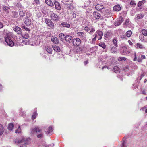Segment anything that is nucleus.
<instances>
[{"instance_id": "nucleus-1", "label": "nucleus", "mask_w": 147, "mask_h": 147, "mask_svg": "<svg viewBox=\"0 0 147 147\" xmlns=\"http://www.w3.org/2000/svg\"><path fill=\"white\" fill-rule=\"evenodd\" d=\"M29 139L23 137L21 139H16L14 142L16 144H21L20 147H27L26 145L30 143Z\"/></svg>"}, {"instance_id": "nucleus-2", "label": "nucleus", "mask_w": 147, "mask_h": 147, "mask_svg": "<svg viewBox=\"0 0 147 147\" xmlns=\"http://www.w3.org/2000/svg\"><path fill=\"white\" fill-rule=\"evenodd\" d=\"M84 29L85 31L90 34H93L95 30V28L92 24L85 26Z\"/></svg>"}, {"instance_id": "nucleus-3", "label": "nucleus", "mask_w": 147, "mask_h": 147, "mask_svg": "<svg viewBox=\"0 0 147 147\" xmlns=\"http://www.w3.org/2000/svg\"><path fill=\"white\" fill-rule=\"evenodd\" d=\"M5 40L7 45L9 46L12 47L14 45L13 42L11 39L10 36L7 35L5 37Z\"/></svg>"}, {"instance_id": "nucleus-4", "label": "nucleus", "mask_w": 147, "mask_h": 147, "mask_svg": "<svg viewBox=\"0 0 147 147\" xmlns=\"http://www.w3.org/2000/svg\"><path fill=\"white\" fill-rule=\"evenodd\" d=\"M45 22L46 24L52 29L54 28V23L49 19L46 18Z\"/></svg>"}, {"instance_id": "nucleus-5", "label": "nucleus", "mask_w": 147, "mask_h": 147, "mask_svg": "<svg viewBox=\"0 0 147 147\" xmlns=\"http://www.w3.org/2000/svg\"><path fill=\"white\" fill-rule=\"evenodd\" d=\"M96 9L98 11L104 12L106 11L105 7L103 5L97 4L95 6Z\"/></svg>"}, {"instance_id": "nucleus-6", "label": "nucleus", "mask_w": 147, "mask_h": 147, "mask_svg": "<svg viewBox=\"0 0 147 147\" xmlns=\"http://www.w3.org/2000/svg\"><path fill=\"white\" fill-rule=\"evenodd\" d=\"M50 17L53 21L56 22L58 21L59 19V16L57 14L53 12L51 13Z\"/></svg>"}, {"instance_id": "nucleus-7", "label": "nucleus", "mask_w": 147, "mask_h": 147, "mask_svg": "<svg viewBox=\"0 0 147 147\" xmlns=\"http://www.w3.org/2000/svg\"><path fill=\"white\" fill-rule=\"evenodd\" d=\"M72 42L74 46H78L80 44L81 41L80 38H76L73 40Z\"/></svg>"}, {"instance_id": "nucleus-8", "label": "nucleus", "mask_w": 147, "mask_h": 147, "mask_svg": "<svg viewBox=\"0 0 147 147\" xmlns=\"http://www.w3.org/2000/svg\"><path fill=\"white\" fill-rule=\"evenodd\" d=\"M124 21V19L121 16L119 18L115 21V26L120 25Z\"/></svg>"}, {"instance_id": "nucleus-9", "label": "nucleus", "mask_w": 147, "mask_h": 147, "mask_svg": "<svg viewBox=\"0 0 147 147\" xmlns=\"http://www.w3.org/2000/svg\"><path fill=\"white\" fill-rule=\"evenodd\" d=\"M77 36L80 38L82 39H85L86 35L84 33L82 32H78L77 33Z\"/></svg>"}, {"instance_id": "nucleus-10", "label": "nucleus", "mask_w": 147, "mask_h": 147, "mask_svg": "<svg viewBox=\"0 0 147 147\" xmlns=\"http://www.w3.org/2000/svg\"><path fill=\"white\" fill-rule=\"evenodd\" d=\"M94 34L97 35L98 37H97L98 40H100L102 38L103 36V32L102 31L97 30V31Z\"/></svg>"}, {"instance_id": "nucleus-11", "label": "nucleus", "mask_w": 147, "mask_h": 147, "mask_svg": "<svg viewBox=\"0 0 147 147\" xmlns=\"http://www.w3.org/2000/svg\"><path fill=\"white\" fill-rule=\"evenodd\" d=\"M25 19L26 20H25L24 22L26 24L27 26L30 25L31 24V21L29 17L26 16L25 18Z\"/></svg>"}, {"instance_id": "nucleus-12", "label": "nucleus", "mask_w": 147, "mask_h": 147, "mask_svg": "<svg viewBox=\"0 0 147 147\" xmlns=\"http://www.w3.org/2000/svg\"><path fill=\"white\" fill-rule=\"evenodd\" d=\"M121 52L123 55H126L129 53V52H128L127 50V48L125 47H122L121 49Z\"/></svg>"}, {"instance_id": "nucleus-13", "label": "nucleus", "mask_w": 147, "mask_h": 147, "mask_svg": "<svg viewBox=\"0 0 147 147\" xmlns=\"http://www.w3.org/2000/svg\"><path fill=\"white\" fill-rule=\"evenodd\" d=\"M65 39L66 42L70 43L72 42L73 37L70 35H66L65 37Z\"/></svg>"}, {"instance_id": "nucleus-14", "label": "nucleus", "mask_w": 147, "mask_h": 147, "mask_svg": "<svg viewBox=\"0 0 147 147\" xmlns=\"http://www.w3.org/2000/svg\"><path fill=\"white\" fill-rule=\"evenodd\" d=\"M93 16L96 19H98L100 18L101 15L99 13L94 11L93 12Z\"/></svg>"}, {"instance_id": "nucleus-15", "label": "nucleus", "mask_w": 147, "mask_h": 147, "mask_svg": "<svg viewBox=\"0 0 147 147\" xmlns=\"http://www.w3.org/2000/svg\"><path fill=\"white\" fill-rule=\"evenodd\" d=\"M54 3L56 9L58 10L61 9V7L60 4L57 1H54Z\"/></svg>"}, {"instance_id": "nucleus-16", "label": "nucleus", "mask_w": 147, "mask_h": 147, "mask_svg": "<svg viewBox=\"0 0 147 147\" xmlns=\"http://www.w3.org/2000/svg\"><path fill=\"white\" fill-rule=\"evenodd\" d=\"M51 40L53 42L56 44H58L59 42V40L55 36L52 37Z\"/></svg>"}, {"instance_id": "nucleus-17", "label": "nucleus", "mask_w": 147, "mask_h": 147, "mask_svg": "<svg viewBox=\"0 0 147 147\" xmlns=\"http://www.w3.org/2000/svg\"><path fill=\"white\" fill-rule=\"evenodd\" d=\"M14 30L18 34H20L22 33V30L21 28L18 26H16L14 29Z\"/></svg>"}, {"instance_id": "nucleus-18", "label": "nucleus", "mask_w": 147, "mask_h": 147, "mask_svg": "<svg viewBox=\"0 0 147 147\" xmlns=\"http://www.w3.org/2000/svg\"><path fill=\"white\" fill-rule=\"evenodd\" d=\"M52 47L53 50L56 52H59L60 51V49L59 47L56 45H53Z\"/></svg>"}, {"instance_id": "nucleus-19", "label": "nucleus", "mask_w": 147, "mask_h": 147, "mask_svg": "<svg viewBox=\"0 0 147 147\" xmlns=\"http://www.w3.org/2000/svg\"><path fill=\"white\" fill-rule=\"evenodd\" d=\"M62 25L63 27H65L67 28H69L70 25V24L66 22H64L60 24V26H61Z\"/></svg>"}, {"instance_id": "nucleus-20", "label": "nucleus", "mask_w": 147, "mask_h": 147, "mask_svg": "<svg viewBox=\"0 0 147 147\" xmlns=\"http://www.w3.org/2000/svg\"><path fill=\"white\" fill-rule=\"evenodd\" d=\"M121 9V8L119 5H117L113 7V10L115 11H118Z\"/></svg>"}, {"instance_id": "nucleus-21", "label": "nucleus", "mask_w": 147, "mask_h": 147, "mask_svg": "<svg viewBox=\"0 0 147 147\" xmlns=\"http://www.w3.org/2000/svg\"><path fill=\"white\" fill-rule=\"evenodd\" d=\"M46 3L48 5L52 7L54 5L51 0H45Z\"/></svg>"}, {"instance_id": "nucleus-22", "label": "nucleus", "mask_w": 147, "mask_h": 147, "mask_svg": "<svg viewBox=\"0 0 147 147\" xmlns=\"http://www.w3.org/2000/svg\"><path fill=\"white\" fill-rule=\"evenodd\" d=\"M45 50L47 52L49 53H51L52 51V49L51 47L47 46L45 47Z\"/></svg>"}, {"instance_id": "nucleus-23", "label": "nucleus", "mask_w": 147, "mask_h": 147, "mask_svg": "<svg viewBox=\"0 0 147 147\" xmlns=\"http://www.w3.org/2000/svg\"><path fill=\"white\" fill-rule=\"evenodd\" d=\"M117 49L115 47H112L111 49V53H117Z\"/></svg>"}, {"instance_id": "nucleus-24", "label": "nucleus", "mask_w": 147, "mask_h": 147, "mask_svg": "<svg viewBox=\"0 0 147 147\" xmlns=\"http://www.w3.org/2000/svg\"><path fill=\"white\" fill-rule=\"evenodd\" d=\"M114 71L116 73H117L120 72V68L117 66H115L113 68Z\"/></svg>"}, {"instance_id": "nucleus-25", "label": "nucleus", "mask_w": 147, "mask_h": 147, "mask_svg": "<svg viewBox=\"0 0 147 147\" xmlns=\"http://www.w3.org/2000/svg\"><path fill=\"white\" fill-rule=\"evenodd\" d=\"M143 14L140 13L137 15V16L135 18L136 20H139L142 19L144 17Z\"/></svg>"}, {"instance_id": "nucleus-26", "label": "nucleus", "mask_w": 147, "mask_h": 147, "mask_svg": "<svg viewBox=\"0 0 147 147\" xmlns=\"http://www.w3.org/2000/svg\"><path fill=\"white\" fill-rule=\"evenodd\" d=\"M4 129L3 126L0 124V135H1L3 134Z\"/></svg>"}, {"instance_id": "nucleus-27", "label": "nucleus", "mask_w": 147, "mask_h": 147, "mask_svg": "<svg viewBox=\"0 0 147 147\" xmlns=\"http://www.w3.org/2000/svg\"><path fill=\"white\" fill-rule=\"evenodd\" d=\"M26 14V12L23 11H20L19 12V15L20 17H22L24 16Z\"/></svg>"}, {"instance_id": "nucleus-28", "label": "nucleus", "mask_w": 147, "mask_h": 147, "mask_svg": "<svg viewBox=\"0 0 147 147\" xmlns=\"http://www.w3.org/2000/svg\"><path fill=\"white\" fill-rule=\"evenodd\" d=\"M3 10L7 12H9V10L10 8L8 6L3 5Z\"/></svg>"}, {"instance_id": "nucleus-29", "label": "nucleus", "mask_w": 147, "mask_h": 147, "mask_svg": "<svg viewBox=\"0 0 147 147\" xmlns=\"http://www.w3.org/2000/svg\"><path fill=\"white\" fill-rule=\"evenodd\" d=\"M132 34V32L131 30H128L126 32V36L128 37H129L131 36Z\"/></svg>"}, {"instance_id": "nucleus-30", "label": "nucleus", "mask_w": 147, "mask_h": 147, "mask_svg": "<svg viewBox=\"0 0 147 147\" xmlns=\"http://www.w3.org/2000/svg\"><path fill=\"white\" fill-rule=\"evenodd\" d=\"M12 17L13 18H17L18 16V15L17 12L13 11L12 12Z\"/></svg>"}, {"instance_id": "nucleus-31", "label": "nucleus", "mask_w": 147, "mask_h": 147, "mask_svg": "<svg viewBox=\"0 0 147 147\" xmlns=\"http://www.w3.org/2000/svg\"><path fill=\"white\" fill-rule=\"evenodd\" d=\"M65 5L67 6V7L70 9H72L74 8V7L71 4H68L67 3H65Z\"/></svg>"}, {"instance_id": "nucleus-32", "label": "nucleus", "mask_w": 147, "mask_h": 147, "mask_svg": "<svg viewBox=\"0 0 147 147\" xmlns=\"http://www.w3.org/2000/svg\"><path fill=\"white\" fill-rule=\"evenodd\" d=\"M13 125L12 123L9 124L8 128L10 130H12L13 128Z\"/></svg>"}, {"instance_id": "nucleus-33", "label": "nucleus", "mask_w": 147, "mask_h": 147, "mask_svg": "<svg viewBox=\"0 0 147 147\" xmlns=\"http://www.w3.org/2000/svg\"><path fill=\"white\" fill-rule=\"evenodd\" d=\"M146 2L145 0H143L142 1H140L138 2V5L139 7L141 6L143 4Z\"/></svg>"}, {"instance_id": "nucleus-34", "label": "nucleus", "mask_w": 147, "mask_h": 147, "mask_svg": "<svg viewBox=\"0 0 147 147\" xmlns=\"http://www.w3.org/2000/svg\"><path fill=\"white\" fill-rule=\"evenodd\" d=\"M33 3L34 5H37L40 4V2L39 0H34Z\"/></svg>"}, {"instance_id": "nucleus-35", "label": "nucleus", "mask_w": 147, "mask_h": 147, "mask_svg": "<svg viewBox=\"0 0 147 147\" xmlns=\"http://www.w3.org/2000/svg\"><path fill=\"white\" fill-rule=\"evenodd\" d=\"M117 41V40L116 38H114L113 41V44L116 47L118 46Z\"/></svg>"}, {"instance_id": "nucleus-36", "label": "nucleus", "mask_w": 147, "mask_h": 147, "mask_svg": "<svg viewBox=\"0 0 147 147\" xmlns=\"http://www.w3.org/2000/svg\"><path fill=\"white\" fill-rule=\"evenodd\" d=\"M53 131V128L51 126H50L48 129V131H46V133L47 134H49L50 132H52Z\"/></svg>"}, {"instance_id": "nucleus-37", "label": "nucleus", "mask_w": 147, "mask_h": 147, "mask_svg": "<svg viewBox=\"0 0 147 147\" xmlns=\"http://www.w3.org/2000/svg\"><path fill=\"white\" fill-rule=\"evenodd\" d=\"M142 32L143 35L144 36H147V31L145 29H143L142 30Z\"/></svg>"}, {"instance_id": "nucleus-38", "label": "nucleus", "mask_w": 147, "mask_h": 147, "mask_svg": "<svg viewBox=\"0 0 147 147\" xmlns=\"http://www.w3.org/2000/svg\"><path fill=\"white\" fill-rule=\"evenodd\" d=\"M136 46L137 47L139 48L140 49H143L144 48V47L143 46V45L140 43H137L136 44Z\"/></svg>"}, {"instance_id": "nucleus-39", "label": "nucleus", "mask_w": 147, "mask_h": 147, "mask_svg": "<svg viewBox=\"0 0 147 147\" xmlns=\"http://www.w3.org/2000/svg\"><path fill=\"white\" fill-rule=\"evenodd\" d=\"M59 37L61 38V39H63L64 38L65 39V35L63 33H60L59 34Z\"/></svg>"}, {"instance_id": "nucleus-40", "label": "nucleus", "mask_w": 147, "mask_h": 147, "mask_svg": "<svg viewBox=\"0 0 147 147\" xmlns=\"http://www.w3.org/2000/svg\"><path fill=\"white\" fill-rule=\"evenodd\" d=\"M99 45L105 49L106 47V45L104 43H99Z\"/></svg>"}, {"instance_id": "nucleus-41", "label": "nucleus", "mask_w": 147, "mask_h": 147, "mask_svg": "<svg viewBox=\"0 0 147 147\" xmlns=\"http://www.w3.org/2000/svg\"><path fill=\"white\" fill-rule=\"evenodd\" d=\"M139 39L142 42H144V37L143 35L141 34L140 35Z\"/></svg>"}, {"instance_id": "nucleus-42", "label": "nucleus", "mask_w": 147, "mask_h": 147, "mask_svg": "<svg viewBox=\"0 0 147 147\" xmlns=\"http://www.w3.org/2000/svg\"><path fill=\"white\" fill-rule=\"evenodd\" d=\"M22 36L25 39H28V34H23L22 35Z\"/></svg>"}, {"instance_id": "nucleus-43", "label": "nucleus", "mask_w": 147, "mask_h": 147, "mask_svg": "<svg viewBox=\"0 0 147 147\" xmlns=\"http://www.w3.org/2000/svg\"><path fill=\"white\" fill-rule=\"evenodd\" d=\"M130 22L128 19H126L124 23V24L125 25H128L130 24Z\"/></svg>"}, {"instance_id": "nucleus-44", "label": "nucleus", "mask_w": 147, "mask_h": 147, "mask_svg": "<svg viewBox=\"0 0 147 147\" xmlns=\"http://www.w3.org/2000/svg\"><path fill=\"white\" fill-rule=\"evenodd\" d=\"M21 132V129L20 128V126L19 125L18 127V128L15 131V133H20Z\"/></svg>"}, {"instance_id": "nucleus-45", "label": "nucleus", "mask_w": 147, "mask_h": 147, "mask_svg": "<svg viewBox=\"0 0 147 147\" xmlns=\"http://www.w3.org/2000/svg\"><path fill=\"white\" fill-rule=\"evenodd\" d=\"M37 114L36 112H34L33 115L32 116V118L33 119H35L36 117Z\"/></svg>"}, {"instance_id": "nucleus-46", "label": "nucleus", "mask_w": 147, "mask_h": 147, "mask_svg": "<svg viewBox=\"0 0 147 147\" xmlns=\"http://www.w3.org/2000/svg\"><path fill=\"white\" fill-rule=\"evenodd\" d=\"M126 59V58L125 57H119L118 59V60L119 61H121L122 60L125 61Z\"/></svg>"}, {"instance_id": "nucleus-47", "label": "nucleus", "mask_w": 147, "mask_h": 147, "mask_svg": "<svg viewBox=\"0 0 147 147\" xmlns=\"http://www.w3.org/2000/svg\"><path fill=\"white\" fill-rule=\"evenodd\" d=\"M130 5H131L132 6H134L136 5V4L134 1H132L130 2Z\"/></svg>"}, {"instance_id": "nucleus-48", "label": "nucleus", "mask_w": 147, "mask_h": 147, "mask_svg": "<svg viewBox=\"0 0 147 147\" xmlns=\"http://www.w3.org/2000/svg\"><path fill=\"white\" fill-rule=\"evenodd\" d=\"M36 132V127L34 128H32L31 129V133L33 134Z\"/></svg>"}, {"instance_id": "nucleus-49", "label": "nucleus", "mask_w": 147, "mask_h": 147, "mask_svg": "<svg viewBox=\"0 0 147 147\" xmlns=\"http://www.w3.org/2000/svg\"><path fill=\"white\" fill-rule=\"evenodd\" d=\"M145 76V73L144 72H142L140 75V78L139 80H141L142 78Z\"/></svg>"}, {"instance_id": "nucleus-50", "label": "nucleus", "mask_w": 147, "mask_h": 147, "mask_svg": "<svg viewBox=\"0 0 147 147\" xmlns=\"http://www.w3.org/2000/svg\"><path fill=\"white\" fill-rule=\"evenodd\" d=\"M94 37L93 38L92 41L93 42L95 41H96V38H97L98 35L96 34H94Z\"/></svg>"}, {"instance_id": "nucleus-51", "label": "nucleus", "mask_w": 147, "mask_h": 147, "mask_svg": "<svg viewBox=\"0 0 147 147\" xmlns=\"http://www.w3.org/2000/svg\"><path fill=\"white\" fill-rule=\"evenodd\" d=\"M22 28L25 29L26 31H29V29L24 25L22 26Z\"/></svg>"}, {"instance_id": "nucleus-52", "label": "nucleus", "mask_w": 147, "mask_h": 147, "mask_svg": "<svg viewBox=\"0 0 147 147\" xmlns=\"http://www.w3.org/2000/svg\"><path fill=\"white\" fill-rule=\"evenodd\" d=\"M36 132H39L41 130L39 129V128L38 127H36Z\"/></svg>"}, {"instance_id": "nucleus-53", "label": "nucleus", "mask_w": 147, "mask_h": 147, "mask_svg": "<svg viewBox=\"0 0 147 147\" xmlns=\"http://www.w3.org/2000/svg\"><path fill=\"white\" fill-rule=\"evenodd\" d=\"M43 136V134H40L37 135V137L38 138H40L41 137Z\"/></svg>"}, {"instance_id": "nucleus-54", "label": "nucleus", "mask_w": 147, "mask_h": 147, "mask_svg": "<svg viewBox=\"0 0 147 147\" xmlns=\"http://www.w3.org/2000/svg\"><path fill=\"white\" fill-rule=\"evenodd\" d=\"M141 58L142 59H146V57L144 55H142L141 56Z\"/></svg>"}, {"instance_id": "nucleus-55", "label": "nucleus", "mask_w": 147, "mask_h": 147, "mask_svg": "<svg viewBox=\"0 0 147 147\" xmlns=\"http://www.w3.org/2000/svg\"><path fill=\"white\" fill-rule=\"evenodd\" d=\"M137 61L138 62H142V60L141 58H138L137 59Z\"/></svg>"}, {"instance_id": "nucleus-56", "label": "nucleus", "mask_w": 147, "mask_h": 147, "mask_svg": "<svg viewBox=\"0 0 147 147\" xmlns=\"http://www.w3.org/2000/svg\"><path fill=\"white\" fill-rule=\"evenodd\" d=\"M3 27V24L0 22V28H2Z\"/></svg>"}, {"instance_id": "nucleus-57", "label": "nucleus", "mask_w": 147, "mask_h": 147, "mask_svg": "<svg viewBox=\"0 0 147 147\" xmlns=\"http://www.w3.org/2000/svg\"><path fill=\"white\" fill-rule=\"evenodd\" d=\"M129 69V67L128 66H126L125 67V69L124 70H125V71H127V70H128Z\"/></svg>"}, {"instance_id": "nucleus-58", "label": "nucleus", "mask_w": 147, "mask_h": 147, "mask_svg": "<svg viewBox=\"0 0 147 147\" xmlns=\"http://www.w3.org/2000/svg\"><path fill=\"white\" fill-rule=\"evenodd\" d=\"M125 144V141H124L122 144L121 147H126L124 146V145Z\"/></svg>"}, {"instance_id": "nucleus-59", "label": "nucleus", "mask_w": 147, "mask_h": 147, "mask_svg": "<svg viewBox=\"0 0 147 147\" xmlns=\"http://www.w3.org/2000/svg\"><path fill=\"white\" fill-rule=\"evenodd\" d=\"M135 58L134 59V61H136L137 60V57L136 56V53H135Z\"/></svg>"}, {"instance_id": "nucleus-60", "label": "nucleus", "mask_w": 147, "mask_h": 147, "mask_svg": "<svg viewBox=\"0 0 147 147\" xmlns=\"http://www.w3.org/2000/svg\"><path fill=\"white\" fill-rule=\"evenodd\" d=\"M128 42L130 45H132L133 43L131 42L130 40H128Z\"/></svg>"}, {"instance_id": "nucleus-61", "label": "nucleus", "mask_w": 147, "mask_h": 147, "mask_svg": "<svg viewBox=\"0 0 147 147\" xmlns=\"http://www.w3.org/2000/svg\"><path fill=\"white\" fill-rule=\"evenodd\" d=\"M142 93L143 94H144V95H146V93L145 92V91L143 90L142 91Z\"/></svg>"}, {"instance_id": "nucleus-62", "label": "nucleus", "mask_w": 147, "mask_h": 147, "mask_svg": "<svg viewBox=\"0 0 147 147\" xmlns=\"http://www.w3.org/2000/svg\"><path fill=\"white\" fill-rule=\"evenodd\" d=\"M88 63V61H86L84 62V64L85 65H86Z\"/></svg>"}, {"instance_id": "nucleus-63", "label": "nucleus", "mask_w": 147, "mask_h": 147, "mask_svg": "<svg viewBox=\"0 0 147 147\" xmlns=\"http://www.w3.org/2000/svg\"><path fill=\"white\" fill-rule=\"evenodd\" d=\"M2 89V86L1 84H0V91Z\"/></svg>"}, {"instance_id": "nucleus-64", "label": "nucleus", "mask_w": 147, "mask_h": 147, "mask_svg": "<svg viewBox=\"0 0 147 147\" xmlns=\"http://www.w3.org/2000/svg\"><path fill=\"white\" fill-rule=\"evenodd\" d=\"M69 0H63V2H68Z\"/></svg>"}]
</instances>
